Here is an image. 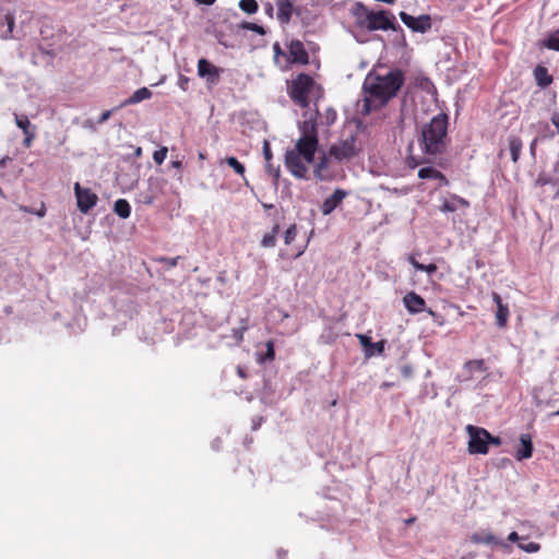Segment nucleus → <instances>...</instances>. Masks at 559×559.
I'll return each mask as SVG.
<instances>
[{
  "mask_svg": "<svg viewBox=\"0 0 559 559\" xmlns=\"http://www.w3.org/2000/svg\"><path fill=\"white\" fill-rule=\"evenodd\" d=\"M188 84H189V79L187 76H185V75H180L179 79H178V86L182 91H187Z\"/></svg>",
  "mask_w": 559,
  "mask_h": 559,
  "instance_id": "45",
  "label": "nucleus"
},
{
  "mask_svg": "<svg viewBox=\"0 0 559 559\" xmlns=\"http://www.w3.org/2000/svg\"><path fill=\"white\" fill-rule=\"evenodd\" d=\"M289 60L294 63L306 64L309 61L308 52L300 40H292L288 45Z\"/></svg>",
  "mask_w": 559,
  "mask_h": 559,
  "instance_id": "11",
  "label": "nucleus"
},
{
  "mask_svg": "<svg viewBox=\"0 0 559 559\" xmlns=\"http://www.w3.org/2000/svg\"><path fill=\"white\" fill-rule=\"evenodd\" d=\"M347 192L343 189H336L329 198H326L320 210L323 215H330L346 198Z\"/></svg>",
  "mask_w": 559,
  "mask_h": 559,
  "instance_id": "10",
  "label": "nucleus"
},
{
  "mask_svg": "<svg viewBox=\"0 0 559 559\" xmlns=\"http://www.w3.org/2000/svg\"><path fill=\"white\" fill-rule=\"evenodd\" d=\"M263 155H264L265 162H271L272 152H271L270 144L266 141L264 142V145H263Z\"/></svg>",
  "mask_w": 559,
  "mask_h": 559,
  "instance_id": "44",
  "label": "nucleus"
},
{
  "mask_svg": "<svg viewBox=\"0 0 559 559\" xmlns=\"http://www.w3.org/2000/svg\"><path fill=\"white\" fill-rule=\"evenodd\" d=\"M198 74L201 78H206L210 83H214L219 78V69L209 62L206 59L198 61Z\"/></svg>",
  "mask_w": 559,
  "mask_h": 559,
  "instance_id": "15",
  "label": "nucleus"
},
{
  "mask_svg": "<svg viewBox=\"0 0 559 559\" xmlns=\"http://www.w3.org/2000/svg\"><path fill=\"white\" fill-rule=\"evenodd\" d=\"M297 236V227L296 225H292L287 228L284 235L285 245H290Z\"/></svg>",
  "mask_w": 559,
  "mask_h": 559,
  "instance_id": "38",
  "label": "nucleus"
},
{
  "mask_svg": "<svg viewBox=\"0 0 559 559\" xmlns=\"http://www.w3.org/2000/svg\"><path fill=\"white\" fill-rule=\"evenodd\" d=\"M554 171L559 173V159L554 165Z\"/></svg>",
  "mask_w": 559,
  "mask_h": 559,
  "instance_id": "59",
  "label": "nucleus"
},
{
  "mask_svg": "<svg viewBox=\"0 0 559 559\" xmlns=\"http://www.w3.org/2000/svg\"><path fill=\"white\" fill-rule=\"evenodd\" d=\"M118 108H119V107H117V109H118ZM115 110H116V108L104 111V112L99 116V118H98V121H97V122H98L99 124H102V123L106 122V121L111 117V115H112V112H114Z\"/></svg>",
  "mask_w": 559,
  "mask_h": 559,
  "instance_id": "43",
  "label": "nucleus"
},
{
  "mask_svg": "<svg viewBox=\"0 0 559 559\" xmlns=\"http://www.w3.org/2000/svg\"><path fill=\"white\" fill-rule=\"evenodd\" d=\"M391 385H392V384H391V383H388V382H384V383L382 384V386H384V388H389V386H391Z\"/></svg>",
  "mask_w": 559,
  "mask_h": 559,
  "instance_id": "64",
  "label": "nucleus"
},
{
  "mask_svg": "<svg viewBox=\"0 0 559 559\" xmlns=\"http://www.w3.org/2000/svg\"><path fill=\"white\" fill-rule=\"evenodd\" d=\"M403 304L408 312L416 314L420 313L426 308V301L418 294L411 292L403 298Z\"/></svg>",
  "mask_w": 559,
  "mask_h": 559,
  "instance_id": "13",
  "label": "nucleus"
},
{
  "mask_svg": "<svg viewBox=\"0 0 559 559\" xmlns=\"http://www.w3.org/2000/svg\"><path fill=\"white\" fill-rule=\"evenodd\" d=\"M518 547L525 551V552H528V554H533V552H537L539 549H540V545L538 543H535V542H530V543H519Z\"/></svg>",
  "mask_w": 559,
  "mask_h": 559,
  "instance_id": "37",
  "label": "nucleus"
},
{
  "mask_svg": "<svg viewBox=\"0 0 559 559\" xmlns=\"http://www.w3.org/2000/svg\"><path fill=\"white\" fill-rule=\"evenodd\" d=\"M225 162H226V164H227L229 167H231V168L234 169V171H235L237 175H239V176H241V177L243 178L245 183L248 186L249 183H248V181H247V179H246V177H245V173H246L245 165H243V164H241V163H240L236 157H234V156H228V157H226Z\"/></svg>",
  "mask_w": 559,
  "mask_h": 559,
  "instance_id": "29",
  "label": "nucleus"
},
{
  "mask_svg": "<svg viewBox=\"0 0 559 559\" xmlns=\"http://www.w3.org/2000/svg\"><path fill=\"white\" fill-rule=\"evenodd\" d=\"M488 445H500L502 443L501 439L499 437H495L488 432V439H487Z\"/></svg>",
  "mask_w": 559,
  "mask_h": 559,
  "instance_id": "46",
  "label": "nucleus"
},
{
  "mask_svg": "<svg viewBox=\"0 0 559 559\" xmlns=\"http://www.w3.org/2000/svg\"><path fill=\"white\" fill-rule=\"evenodd\" d=\"M328 165L329 158L326 155H323L314 167V176L320 181H326L332 179V173L329 171Z\"/></svg>",
  "mask_w": 559,
  "mask_h": 559,
  "instance_id": "23",
  "label": "nucleus"
},
{
  "mask_svg": "<svg viewBox=\"0 0 559 559\" xmlns=\"http://www.w3.org/2000/svg\"><path fill=\"white\" fill-rule=\"evenodd\" d=\"M417 175L420 179L439 180L440 186L448 185L445 176L432 166L421 167Z\"/></svg>",
  "mask_w": 559,
  "mask_h": 559,
  "instance_id": "20",
  "label": "nucleus"
},
{
  "mask_svg": "<svg viewBox=\"0 0 559 559\" xmlns=\"http://www.w3.org/2000/svg\"><path fill=\"white\" fill-rule=\"evenodd\" d=\"M237 373H238V374H239V377H241V378H245V377H246V376H245L243 370H242L240 367H238V369H237Z\"/></svg>",
  "mask_w": 559,
  "mask_h": 559,
  "instance_id": "58",
  "label": "nucleus"
},
{
  "mask_svg": "<svg viewBox=\"0 0 559 559\" xmlns=\"http://www.w3.org/2000/svg\"><path fill=\"white\" fill-rule=\"evenodd\" d=\"M331 114H332V118L331 120L334 121L335 117H336V112L334 110H331Z\"/></svg>",
  "mask_w": 559,
  "mask_h": 559,
  "instance_id": "63",
  "label": "nucleus"
},
{
  "mask_svg": "<svg viewBox=\"0 0 559 559\" xmlns=\"http://www.w3.org/2000/svg\"><path fill=\"white\" fill-rule=\"evenodd\" d=\"M361 147L357 144L355 135L333 144L330 148V156L338 162L348 160L358 155Z\"/></svg>",
  "mask_w": 559,
  "mask_h": 559,
  "instance_id": "6",
  "label": "nucleus"
},
{
  "mask_svg": "<svg viewBox=\"0 0 559 559\" xmlns=\"http://www.w3.org/2000/svg\"><path fill=\"white\" fill-rule=\"evenodd\" d=\"M536 142H537V140L535 139V140L531 143V145H530V151H531L532 156H535Z\"/></svg>",
  "mask_w": 559,
  "mask_h": 559,
  "instance_id": "52",
  "label": "nucleus"
},
{
  "mask_svg": "<svg viewBox=\"0 0 559 559\" xmlns=\"http://www.w3.org/2000/svg\"><path fill=\"white\" fill-rule=\"evenodd\" d=\"M401 374L405 379H409L413 376V368L411 365L406 364L401 367Z\"/></svg>",
  "mask_w": 559,
  "mask_h": 559,
  "instance_id": "42",
  "label": "nucleus"
},
{
  "mask_svg": "<svg viewBox=\"0 0 559 559\" xmlns=\"http://www.w3.org/2000/svg\"><path fill=\"white\" fill-rule=\"evenodd\" d=\"M471 540L473 543H475V544H484V545H489V546H500V547H503V548H508L509 547L508 544H506L503 540H501L500 538L495 536L489 531H479V532L474 533L471 536Z\"/></svg>",
  "mask_w": 559,
  "mask_h": 559,
  "instance_id": "12",
  "label": "nucleus"
},
{
  "mask_svg": "<svg viewBox=\"0 0 559 559\" xmlns=\"http://www.w3.org/2000/svg\"><path fill=\"white\" fill-rule=\"evenodd\" d=\"M114 212L121 218L126 219L131 214V206L124 199H118L114 204Z\"/></svg>",
  "mask_w": 559,
  "mask_h": 559,
  "instance_id": "26",
  "label": "nucleus"
},
{
  "mask_svg": "<svg viewBox=\"0 0 559 559\" xmlns=\"http://www.w3.org/2000/svg\"><path fill=\"white\" fill-rule=\"evenodd\" d=\"M273 48H274V51H275L276 53H280V52H281V48H280V45H278V44H275Z\"/></svg>",
  "mask_w": 559,
  "mask_h": 559,
  "instance_id": "60",
  "label": "nucleus"
},
{
  "mask_svg": "<svg viewBox=\"0 0 559 559\" xmlns=\"http://www.w3.org/2000/svg\"><path fill=\"white\" fill-rule=\"evenodd\" d=\"M239 8L241 11L248 14H253L258 11L259 5L255 0H240Z\"/></svg>",
  "mask_w": 559,
  "mask_h": 559,
  "instance_id": "33",
  "label": "nucleus"
},
{
  "mask_svg": "<svg viewBox=\"0 0 559 559\" xmlns=\"http://www.w3.org/2000/svg\"><path fill=\"white\" fill-rule=\"evenodd\" d=\"M533 454V443L530 433H522L520 436V447L516 449L515 459L523 461L530 459Z\"/></svg>",
  "mask_w": 559,
  "mask_h": 559,
  "instance_id": "16",
  "label": "nucleus"
},
{
  "mask_svg": "<svg viewBox=\"0 0 559 559\" xmlns=\"http://www.w3.org/2000/svg\"><path fill=\"white\" fill-rule=\"evenodd\" d=\"M371 12L372 10H369L361 2H356L352 9V14L356 20L357 26H359L360 28H366Z\"/></svg>",
  "mask_w": 559,
  "mask_h": 559,
  "instance_id": "18",
  "label": "nucleus"
},
{
  "mask_svg": "<svg viewBox=\"0 0 559 559\" xmlns=\"http://www.w3.org/2000/svg\"><path fill=\"white\" fill-rule=\"evenodd\" d=\"M359 342L365 349L367 357L382 355L384 352V341L372 343L371 337L365 334H358Z\"/></svg>",
  "mask_w": 559,
  "mask_h": 559,
  "instance_id": "14",
  "label": "nucleus"
},
{
  "mask_svg": "<svg viewBox=\"0 0 559 559\" xmlns=\"http://www.w3.org/2000/svg\"><path fill=\"white\" fill-rule=\"evenodd\" d=\"M316 94V82L308 74H299L289 86L292 99L302 108L308 107L311 97H314Z\"/></svg>",
  "mask_w": 559,
  "mask_h": 559,
  "instance_id": "5",
  "label": "nucleus"
},
{
  "mask_svg": "<svg viewBox=\"0 0 559 559\" xmlns=\"http://www.w3.org/2000/svg\"><path fill=\"white\" fill-rule=\"evenodd\" d=\"M550 120L559 133V111L552 112Z\"/></svg>",
  "mask_w": 559,
  "mask_h": 559,
  "instance_id": "47",
  "label": "nucleus"
},
{
  "mask_svg": "<svg viewBox=\"0 0 559 559\" xmlns=\"http://www.w3.org/2000/svg\"><path fill=\"white\" fill-rule=\"evenodd\" d=\"M152 202H153V198H152V197H150V198H147V199L145 200V203H146V204H151Z\"/></svg>",
  "mask_w": 559,
  "mask_h": 559,
  "instance_id": "62",
  "label": "nucleus"
},
{
  "mask_svg": "<svg viewBox=\"0 0 559 559\" xmlns=\"http://www.w3.org/2000/svg\"><path fill=\"white\" fill-rule=\"evenodd\" d=\"M492 299L497 305V312H496L497 325L499 328H503V326H506L507 320L509 317V308H508V306L502 304V299L499 294L493 293Z\"/></svg>",
  "mask_w": 559,
  "mask_h": 559,
  "instance_id": "19",
  "label": "nucleus"
},
{
  "mask_svg": "<svg viewBox=\"0 0 559 559\" xmlns=\"http://www.w3.org/2000/svg\"><path fill=\"white\" fill-rule=\"evenodd\" d=\"M243 28L249 29V31H253V32H255V33H258L260 35H264L265 34L264 28L262 26L255 24V23H246L243 25Z\"/></svg>",
  "mask_w": 559,
  "mask_h": 559,
  "instance_id": "41",
  "label": "nucleus"
},
{
  "mask_svg": "<svg viewBox=\"0 0 559 559\" xmlns=\"http://www.w3.org/2000/svg\"><path fill=\"white\" fill-rule=\"evenodd\" d=\"M468 202L457 195H451L449 199H444L441 204V212L443 213H452L455 212L460 206H467Z\"/></svg>",
  "mask_w": 559,
  "mask_h": 559,
  "instance_id": "21",
  "label": "nucleus"
},
{
  "mask_svg": "<svg viewBox=\"0 0 559 559\" xmlns=\"http://www.w3.org/2000/svg\"><path fill=\"white\" fill-rule=\"evenodd\" d=\"M301 136L295 147L285 154V166L298 179H308V164L313 163L318 148L317 127L312 120H306L299 126Z\"/></svg>",
  "mask_w": 559,
  "mask_h": 559,
  "instance_id": "2",
  "label": "nucleus"
},
{
  "mask_svg": "<svg viewBox=\"0 0 559 559\" xmlns=\"http://www.w3.org/2000/svg\"><path fill=\"white\" fill-rule=\"evenodd\" d=\"M240 326L233 330V336L237 341V343H240L243 340V333L248 330L247 320H241Z\"/></svg>",
  "mask_w": 559,
  "mask_h": 559,
  "instance_id": "35",
  "label": "nucleus"
},
{
  "mask_svg": "<svg viewBox=\"0 0 559 559\" xmlns=\"http://www.w3.org/2000/svg\"><path fill=\"white\" fill-rule=\"evenodd\" d=\"M4 22L7 24V31L1 34V38L4 40L14 38L13 36V29L15 26V16L14 13L8 12L4 15Z\"/></svg>",
  "mask_w": 559,
  "mask_h": 559,
  "instance_id": "28",
  "label": "nucleus"
},
{
  "mask_svg": "<svg viewBox=\"0 0 559 559\" xmlns=\"http://www.w3.org/2000/svg\"><path fill=\"white\" fill-rule=\"evenodd\" d=\"M411 264L417 270V271H424L427 274L431 275L437 272V265L433 263H430L428 265H425L423 263H419L415 260V258L409 257Z\"/></svg>",
  "mask_w": 559,
  "mask_h": 559,
  "instance_id": "31",
  "label": "nucleus"
},
{
  "mask_svg": "<svg viewBox=\"0 0 559 559\" xmlns=\"http://www.w3.org/2000/svg\"><path fill=\"white\" fill-rule=\"evenodd\" d=\"M14 119H15V123L16 126L22 130H26L27 128H31L32 123L29 121V119L27 118V116L25 115H17V114H14Z\"/></svg>",
  "mask_w": 559,
  "mask_h": 559,
  "instance_id": "36",
  "label": "nucleus"
},
{
  "mask_svg": "<svg viewBox=\"0 0 559 559\" xmlns=\"http://www.w3.org/2000/svg\"><path fill=\"white\" fill-rule=\"evenodd\" d=\"M508 141H509V150H510V154H511V159H512V162L516 163L519 160L520 153L522 150V141L520 138L514 136V135L509 136Z\"/></svg>",
  "mask_w": 559,
  "mask_h": 559,
  "instance_id": "27",
  "label": "nucleus"
},
{
  "mask_svg": "<svg viewBox=\"0 0 559 559\" xmlns=\"http://www.w3.org/2000/svg\"><path fill=\"white\" fill-rule=\"evenodd\" d=\"M167 147H162L153 153V159L156 164L160 165L164 163L167 156Z\"/></svg>",
  "mask_w": 559,
  "mask_h": 559,
  "instance_id": "39",
  "label": "nucleus"
},
{
  "mask_svg": "<svg viewBox=\"0 0 559 559\" xmlns=\"http://www.w3.org/2000/svg\"><path fill=\"white\" fill-rule=\"evenodd\" d=\"M9 159V157H3L2 159H0V167H4Z\"/></svg>",
  "mask_w": 559,
  "mask_h": 559,
  "instance_id": "57",
  "label": "nucleus"
},
{
  "mask_svg": "<svg viewBox=\"0 0 559 559\" xmlns=\"http://www.w3.org/2000/svg\"><path fill=\"white\" fill-rule=\"evenodd\" d=\"M195 1L200 4H206V5H211L215 2V0H195Z\"/></svg>",
  "mask_w": 559,
  "mask_h": 559,
  "instance_id": "53",
  "label": "nucleus"
},
{
  "mask_svg": "<svg viewBox=\"0 0 559 559\" xmlns=\"http://www.w3.org/2000/svg\"><path fill=\"white\" fill-rule=\"evenodd\" d=\"M74 194L78 209L83 214H87L98 201L96 193L88 188H83L79 182L74 183Z\"/></svg>",
  "mask_w": 559,
  "mask_h": 559,
  "instance_id": "8",
  "label": "nucleus"
},
{
  "mask_svg": "<svg viewBox=\"0 0 559 559\" xmlns=\"http://www.w3.org/2000/svg\"><path fill=\"white\" fill-rule=\"evenodd\" d=\"M35 136L34 135H28V136H25L24 138V141H23V144L25 147H31L32 146V143L34 141Z\"/></svg>",
  "mask_w": 559,
  "mask_h": 559,
  "instance_id": "49",
  "label": "nucleus"
},
{
  "mask_svg": "<svg viewBox=\"0 0 559 559\" xmlns=\"http://www.w3.org/2000/svg\"><path fill=\"white\" fill-rule=\"evenodd\" d=\"M534 78L539 87H547L552 83L551 75L548 74V70L544 66H537L534 69Z\"/></svg>",
  "mask_w": 559,
  "mask_h": 559,
  "instance_id": "24",
  "label": "nucleus"
},
{
  "mask_svg": "<svg viewBox=\"0 0 559 559\" xmlns=\"http://www.w3.org/2000/svg\"><path fill=\"white\" fill-rule=\"evenodd\" d=\"M400 19L413 32L426 33L431 28V17L428 14L413 16L402 11L400 12Z\"/></svg>",
  "mask_w": 559,
  "mask_h": 559,
  "instance_id": "9",
  "label": "nucleus"
},
{
  "mask_svg": "<svg viewBox=\"0 0 559 559\" xmlns=\"http://www.w3.org/2000/svg\"><path fill=\"white\" fill-rule=\"evenodd\" d=\"M277 19L281 24H288L292 20L294 3L292 0H275Z\"/></svg>",
  "mask_w": 559,
  "mask_h": 559,
  "instance_id": "17",
  "label": "nucleus"
},
{
  "mask_svg": "<svg viewBox=\"0 0 559 559\" xmlns=\"http://www.w3.org/2000/svg\"><path fill=\"white\" fill-rule=\"evenodd\" d=\"M393 191H394L395 193H401V194H407V193H408V189H401V190H399V189H394Z\"/></svg>",
  "mask_w": 559,
  "mask_h": 559,
  "instance_id": "55",
  "label": "nucleus"
},
{
  "mask_svg": "<svg viewBox=\"0 0 559 559\" xmlns=\"http://www.w3.org/2000/svg\"><path fill=\"white\" fill-rule=\"evenodd\" d=\"M543 46L548 49L559 51V29L549 35L547 39L543 40Z\"/></svg>",
  "mask_w": 559,
  "mask_h": 559,
  "instance_id": "32",
  "label": "nucleus"
},
{
  "mask_svg": "<svg viewBox=\"0 0 559 559\" xmlns=\"http://www.w3.org/2000/svg\"><path fill=\"white\" fill-rule=\"evenodd\" d=\"M179 259H180L179 257H176V258L169 259V260H168L169 266H170V267L176 266V265H177V263H178V260H179Z\"/></svg>",
  "mask_w": 559,
  "mask_h": 559,
  "instance_id": "51",
  "label": "nucleus"
},
{
  "mask_svg": "<svg viewBox=\"0 0 559 559\" xmlns=\"http://www.w3.org/2000/svg\"><path fill=\"white\" fill-rule=\"evenodd\" d=\"M266 171L269 173V175H271L274 179V185L277 186V180L280 178V167H276L274 168L273 165L271 164V162H266Z\"/></svg>",
  "mask_w": 559,
  "mask_h": 559,
  "instance_id": "40",
  "label": "nucleus"
},
{
  "mask_svg": "<svg viewBox=\"0 0 559 559\" xmlns=\"http://www.w3.org/2000/svg\"><path fill=\"white\" fill-rule=\"evenodd\" d=\"M141 155H142V148L139 146V147H136V148H135V151H134V156H135V157H140Z\"/></svg>",
  "mask_w": 559,
  "mask_h": 559,
  "instance_id": "56",
  "label": "nucleus"
},
{
  "mask_svg": "<svg viewBox=\"0 0 559 559\" xmlns=\"http://www.w3.org/2000/svg\"><path fill=\"white\" fill-rule=\"evenodd\" d=\"M274 357H275L274 343L272 341H267L266 342V352L264 355H261L258 360L261 364H263L265 361L273 360Z\"/></svg>",
  "mask_w": 559,
  "mask_h": 559,
  "instance_id": "34",
  "label": "nucleus"
},
{
  "mask_svg": "<svg viewBox=\"0 0 559 559\" xmlns=\"http://www.w3.org/2000/svg\"><path fill=\"white\" fill-rule=\"evenodd\" d=\"M278 230H280V226L278 225H275L273 228H272V231L269 233V234H265L262 238V241H261V245L265 248H272L275 246L276 243V237H277V234H278Z\"/></svg>",
  "mask_w": 559,
  "mask_h": 559,
  "instance_id": "30",
  "label": "nucleus"
},
{
  "mask_svg": "<svg viewBox=\"0 0 559 559\" xmlns=\"http://www.w3.org/2000/svg\"><path fill=\"white\" fill-rule=\"evenodd\" d=\"M35 129H36V127H35V126H31V128H27L26 130H24V131H23V134H24L25 136H28V135H34V136H36Z\"/></svg>",
  "mask_w": 559,
  "mask_h": 559,
  "instance_id": "50",
  "label": "nucleus"
},
{
  "mask_svg": "<svg viewBox=\"0 0 559 559\" xmlns=\"http://www.w3.org/2000/svg\"><path fill=\"white\" fill-rule=\"evenodd\" d=\"M366 29L369 32L392 29L399 33L394 41L402 47L406 46L403 28L396 23L395 16L388 10L372 11Z\"/></svg>",
  "mask_w": 559,
  "mask_h": 559,
  "instance_id": "4",
  "label": "nucleus"
},
{
  "mask_svg": "<svg viewBox=\"0 0 559 559\" xmlns=\"http://www.w3.org/2000/svg\"><path fill=\"white\" fill-rule=\"evenodd\" d=\"M272 11H273V7L271 4H269L266 8V12L271 14Z\"/></svg>",
  "mask_w": 559,
  "mask_h": 559,
  "instance_id": "61",
  "label": "nucleus"
},
{
  "mask_svg": "<svg viewBox=\"0 0 559 559\" xmlns=\"http://www.w3.org/2000/svg\"><path fill=\"white\" fill-rule=\"evenodd\" d=\"M448 127L449 116L443 112L421 126L419 146L426 156L436 157L445 152L449 143Z\"/></svg>",
  "mask_w": 559,
  "mask_h": 559,
  "instance_id": "3",
  "label": "nucleus"
},
{
  "mask_svg": "<svg viewBox=\"0 0 559 559\" xmlns=\"http://www.w3.org/2000/svg\"><path fill=\"white\" fill-rule=\"evenodd\" d=\"M520 536L516 532H511L509 535H508V540L511 542V543H515L518 540H520Z\"/></svg>",
  "mask_w": 559,
  "mask_h": 559,
  "instance_id": "48",
  "label": "nucleus"
},
{
  "mask_svg": "<svg viewBox=\"0 0 559 559\" xmlns=\"http://www.w3.org/2000/svg\"><path fill=\"white\" fill-rule=\"evenodd\" d=\"M262 423V417H260L258 420H253V426H252V429L255 430L260 427Z\"/></svg>",
  "mask_w": 559,
  "mask_h": 559,
  "instance_id": "54",
  "label": "nucleus"
},
{
  "mask_svg": "<svg viewBox=\"0 0 559 559\" xmlns=\"http://www.w3.org/2000/svg\"><path fill=\"white\" fill-rule=\"evenodd\" d=\"M468 433V452L471 454H487L488 453V431L485 428L476 427L473 425L466 426Z\"/></svg>",
  "mask_w": 559,
  "mask_h": 559,
  "instance_id": "7",
  "label": "nucleus"
},
{
  "mask_svg": "<svg viewBox=\"0 0 559 559\" xmlns=\"http://www.w3.org/2000/svg\"><path fill=\"white\" fill-rule=\"evenodd\" d=\"M152 92L147 87H141L136 90L130 97H128L119 107H126L134 104H139L143 100L150 99Z\"/></svg>",
  "mask_w": 559,
  "mask_h": 559,
  "instance_id": "22",
  "label": "nucleus"
},
{
  "mask_svg": "<svg viewBox=\"0 0 559 559\" xmlns=\"http://www.w3.org/2000/svg\"><path fill=\"white\" fill-rule=\"evenodd\" d=\"M404 83V75L400 70H392L385 74L370 72L367 74L364 84L362 104L358 105L362 116L369 115L372 110L383 107L396 96Z\"/></svg>",
  "mask_w": 559,
  "mask_h": 559,
  "instance_id": "1",
  "label": "nucleus"
},
{
  "mask_svg": "<svg viewBox=\"0 0 559 559\" xmlns=\"http://www.w3.org/2000/svg\"><path fill=\"white\" fill-rule=\"evenodd\" d=\"M464 370L466 374L463 376V380H469L473 372H483L486 370L485 362L483 359L468 360L464 364Z\"/></svg>",
  "mask_w": 559,
  "mask_h": 559,
  "instance_id": "25",
  "label": "nucleus"
}]
</instances>
